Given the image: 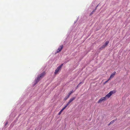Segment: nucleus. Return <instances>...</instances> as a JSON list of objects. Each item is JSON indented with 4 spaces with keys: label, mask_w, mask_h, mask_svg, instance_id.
Wrapping results in <instances>:
<instances>
[{
    "label": "nucleus",
    "mask_w": 130,
    "mask_h": 130,
    "mask_svg": "<svg viewBox=\"0 0 130 130\" xmlns=\"http://www.w3.org/2000/svg\"><path fill=\"white\" fill-rule=\"evenodd\" d=\"M45 74V72L44 71L40 74L37 77V79L35 80V82L36 83L35 84L38 82L41 79L43 78Z\"/></svg>",
    "instance_id": "obj_1"
},
{
    "label": "nucleus",
    "mask_w": 130,
    "mask_h": 130,
    "mask_svg": "<svg viewBox=\"0 0 130 130\" xmlns=\"http://www.w3.org/2000/svg\"><path fill=\"white\" fill-rule=\"evenodd\" d=\"M115 91H110L109 93L107 94L105 96L106 98H109L112 94L115 93Z\"/></svg>",
    "instance_id": "obj_2"
},
{
    "label": "nucleus",
    "mask_w": 130,
    "mask_h": 130,
    "mask_svg": "<svg viewBox=\"0 0 130 130\" xmlns=\"http://www.w3.org/2000/svg\"><path fill=\"white\" fill-rule=\"evenodd\" d=\"M63 65V64H62L60 65L57 67V69L55 70L54 74H56L61 70V68Z\"/></svg>",
    "instance_id": "obj_3"
},
{
    "label": "nucleus",
    "mask_w": 130,
    "mask_h": 130,
    "mask_svg": "<svg viewBox=\"0 0 130 130\" xmlns=\"http://www.w3.org/2000/svg\"><path fill=\"white\" fill-rule=\"evenodd\" d=\"M109 43V41H106L105 44L103 45L100 48V50H102L104 48H105L108 45V44Z\"/></svg>",
    "instance_id": "obj_4"
},
{
    "label": "nucleus",
    "mask_w": 130,
    "mask_h": 130,
    "mask_svg": "<svg viewBox=\"0 0 130 130\" xmlns=\"http://www.w3.org/2000/svg\"><path fill=\"white\" fill-rule=\"evenodd\" d=\"M107 99V98L105 96L104 97H103L101 98L100 99H99V100L98 101V103H99L101 102H102L106 100Z\"/></svg>",
    "instance_id": "obj_5"
},
{
    "label": "nucleus",
    "mask_w": 130,
    "mask_h": 130,
    "mask_svg": "<svg viewBox=\"0 0 130 130\" xmlns=\"http://www.w3.org/2000/svg\"><path fill=\"white\" fill-rule=\"evenodd\" d=\"M63 48V45H60L58 48L57 49V51L56 52V53H57L61 51V50Z\"/></svg>",
    "instance_id": "obj_6"
},
{
    "label": "nucleus",
    "mask_w": 130,
    "mask_h": 130,
    "mask_svg": "<svg viewBox=\"0 0 130 130\" xmlns=\"http://www.w3.org/2000/svg\"><path fill=\"white\" fill-rule=\"evenodd\" d=\"M75 99V97H74L71 98L67 104L69 105L70 104V103L72 101H73L74 99Z\"/></svg>",
    "instance_id": "obj_7"
},
{
    "label": "nucleus",
    "mask_w": 130,
    "mask_h": 130,
    "mask_svg": "<svg viewBox=\"0 0 130 130\" xmlns=\"http://www.w3.org/2000/svg\"><path fill=\"white\" fill-rule=\"evenodd\" d=\"M116 73V72L115 71L113 72L112 74L111 75L110 77V78L113 77L115 75V74Z\"/></svg>",
    "instance_id": "obj_8"
},
{
    "label": "nucleus",
    "mask_w": 130,
    "mask_h": 130,
    "mask_svg": "<svg viewBox=\"0 0 130 130\" xmlns=\"http://www.w3.org/2000/svg\"><path fill=\"white\" fill-rule=\"evenodd\" d=\"M73 92V90H71L70 92H69V93L68 94V95L69 96L71 95V94Z\"/></svg>",
    "instance_id": "obj_9"
},
{
    "label": "nucleus",
    "mask_w": 130,
    "mask_h": 130,
    "mask_svg": "<svg viewBox=\"0 0 130 130\" xmlns=\"http://www.w3.org/2000/svg\"><path fill=\"white\" fill-rule=\"evenodd\" d=\"M68 105L67 104L66 105L63 107L61 109V110L63 111L64 109H65L66 108Z\"/></svg>",
    "instance_id": "obj_10"
},
{
    "label": "nucleus",
    "mask_w": 130,
    "mask_h": 130,
    "mask_svg": "<svg viewBox=\"0 0 130 130\" xmlns=\"http://www.w3.org/2000/svg\"><path fill=\"white\" fill-rule=\"evenodd\" d=\"M69 96L68 95L67 96L65 97V98H64V100H66L67 99H68L69 98Z\"/></svg>",
    "instance_id": "obj_11"
},
{
    "label": "nucleus",
    "mask_w": 130,
    "mask_h": 130,
    "mask_svg": "<svg viewBox=\"0 0 130 130\" xmlns=\"http://www.w3.org/2000/svg\"><path fill=\"white\" fill-rule=\"evenodd\" d=\"M114 120H113V121H111L110 123L109 124V125L110 124H112V123H113L114 122Z\"/></svg>",
    "instance_id": "obj_12"
},
{
    "label": "nucleus",
    "mask_w": 130,
    "mask_h": 130,
    "mask_svg": "<svg viewBox=\"0 0 130 130\" xmlns=\"http://www.w3.org/2000/svg\"><path fill=\"white\" fill-rule=\"evenodd\" d=\"M62 111H63L61 110L58 113V115H60Z\"/></svg>",
    "instance_id": "obj_13"
},
{
    "label": "nucleus",
    "mask_w": 130,
    "mask_h": 130,
    "mask_svg": "<svg viewBox=\"0 0 130 130\" xmlns=\"http://www.w3.org/2000/svg\"><path fill=\"white\" fill-rule=\"evenodd\" d=\"M96 10V9L95 10H94L91 13V14H92L93 13V12L94 11H95V10Z\"/></svg>",
    "instance_id": "obj_14"
},
{
    "label": "nucleus",
    "mask_w": 130,
    "mask_h": 130,
    "mask_svg": "<svg viewBox=\"0 0 130 130\" xmlns=\"http://www.w3.org/2000/svg\"><path fill=\"white\" fill-rule=\"evenodd\" d=\"M109 80V79L108 80H107V81H106L105 82V83H106Z\"/></svg>",
    "instance_id": "obj_15"
},
{
    "label": "nucleus",
    "mask_w": 130,
    "mask_h": 130,
    "mask_svg": "<svg viewBox=\"0 0 130 130\" xmlns=\"http://www.w3.org/2000/svg\"><path fill=\"white\" fill-rule=\"evenodd\" d=\"M98 5H98L97 6H96V9L97 8V7H98Z\"/></svg>",
    "instance_id": "obj_16"
},
{
    "label": "nucleus",
    "mask_w": 130,
    "mask_h": 130,
    "mask_svg": "<svg viewBox=\"0 0 130 130\" xmlns=\"http://www.w3.org/2000/svg\"><path fill=\"white\" fill-rule=\"evenodd\" d=\"M79 84L78 86H77V87H78V86H79Z\"/></svg>",
    "instance_id": "obj_17"
},
{
    "label": "nucleus",
    "mask_w": 130,
    "mask_h": 130,
    "mask_svg": "<svg viewBox=\"0 0 130 130\" xmlns=\"http://www.w3.org/2000/svg\"><path fill=\"white\" fill-rule=\"evenodd\" d=\"M7 124V123H6V125H6V124Z\"/></svg>",
    "instance_id": "obj_18"
}]
</instances>
